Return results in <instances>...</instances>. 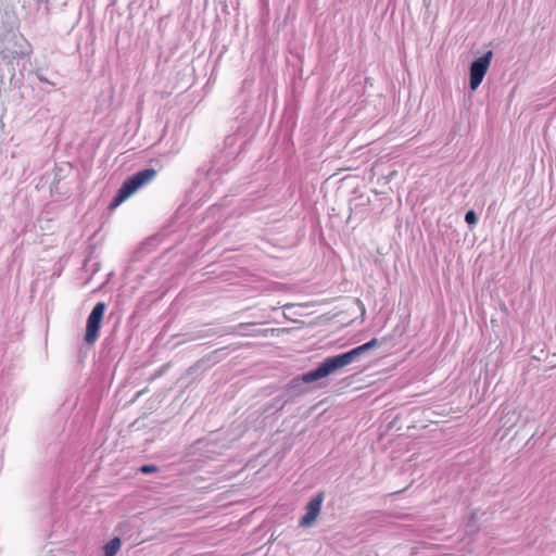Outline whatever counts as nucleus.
I'll use <instances>...</instances> for the list:
<instances>
[{"label":"nucleus","mask_w":556,"mask_h":556,"mask_svg":"<svg viewBox=\"0 0 556 556\" xmlns=\"http://www.w3.org/2000/svg\"><path fill=\"white\" fill-rule=\"evenodd\" d=\"M377 345L378 340L374 338L367 343L354 348L345 353L332 357H327L323 363L319 364L316 369L293 378L290 381V389L294 392L302 393L305 391L303 387L304 384L313 383L321 378L334 374L337 370L358 361L363 354L372 348H376Z\"/></svg>","instance_id":"nucleus-1"},{"label":"nucleus","mask_w":556,"mask_h":556,"mask_svg":"<svg viewBox=\"0 0 556 556\" xmlns=\"http://www.w3.org/2000/svg\"><path fill=\"white\" fill-rule=\"evenodd\" d=\"M106 305L104 302H98L88 316L86 325L85 341L92 345L99 338L101 323L105 313Z\"/></svg>","instance_id":"nucleus-2"},{"label":"nucleus","mask_w":556,"mask_h":556,"mask_svg":"<svg viewBox=\"0 0 556 556\" xmlns=\"http://www.w3.org/2000/svg\"><path fill=\"white\" fill-rule=\"evenodd\" d=\"M493 52L488 51L482 56L475 60L470 65V88L471 90H476L483 80L485 76L491 61H492Z\"/></svg>","instance_id":"nucleus-3"},{"label":"nucleus","mask_w":556,"mask_h":556,"mask_svg":"<svg viewBox=\"0 0 556 556\" xmlns=\"http://www.w3.org/2000/svg\"><path fill=\"white\" fill-rule=\"evenodd\" d=\"M139 189V173L129 177L119 188L109 208L114 210Z\"/></svg>","instance_id":"nucleus-4"},{"label":"nucleus","mask_w":556,"mask_h":556,"mask_svg":"<svg viewBox=\"0 0 556 556\" xmlns=\"http://www.w3.org/2000/svg\"><path fill=\"white\" fill-rule=\"evenodd\" d=\"M323 500L324 495L319 493L307 503L305 515L301 518L300 521L302 527H309L316 520L320 513Z\"/></svg>","instance_id":"nucleus-5"},{"label":"nucleus","mask_w":556,"mask_h":556,"mask_svg":"<svg viewBox=\"0 0 556 556\" xmlns=\"http://www.w3.org/2000/svg\"><path fill=\"white\" fill-rule=\"evenodd\" d=\"M121 548V540L115 536L110 540L103 547L104 555L103 556H115L118 549Z\"/></svg>","instance_id":"nucleus-6"},{"label":"nucleus","mask_w":556,"mask_h":556,"mask_svg":"<svg viewBox=\"0 0 556 556\" xmlns=\"http://www.w3.org/2000/svg\"><path fill=\"white\" fill-rule=\"evenodd\" d=\"M156 176V170L153 168H147L141 170V187L149 184Z\"/></svg>","instance_id":"nucleus-7"},{"label":"nucleus","mask_w":556,"mask_h":556,"mask_svg":"<svg viewBox=\"0 0 556 556\" xmlns=\"http://www.w3.org/2000/svg\"><path fill=\"white\" fill-rule=\"evenodd\" d=\"M253 325L252 324H240L237 328H236V332L240 336H247V334H250L248 332V329L251 328Z\"/></svg>","instance_id":"nucleus-8"},{"label":"nucleus","mask_w":556,"mask_h":556,"mask_svg":"<svg viewBox=\"0 0 556 556\" xmlns=\"http://www.w3.org/2000/svg\"><path fill=\"white\" fill-rule=\"evenodd\" d=\"M465 220L469 225H475L478 220L476 213L473 211H468L465 215Z\"/></svg>","instance_id":"nucleus-9"},{"label":"nucleus","mask_w":556,"mask_h":556,"mask_svg":"<svg viewBox=\"0 0 556 556\" xmlns=\"http://www.w3.org/2000/svg\"><path fill=\"white\" fill-rule=\"evenodd\" d=\"M155 470H156V468L154 466H151V465L141 466V473H151V472H153Z\"/></svg>","instance_id":"nucleus-10"},{"label":"nucleus","mask_w":556,"mask_h":556,"mask_svg":"<svg viewBox=\"0 0 556 556\" xmlns=\"http://www.w3.org/2000/svg\"><path fill=\"white\" fill-rule=\"evenodd\" d=\"M39 79H40L41 81L48 83V80H47L46 78L41 77V76L39 77Z\"/></svg>","instance_id":"nucleus-11"}]
</instances>
